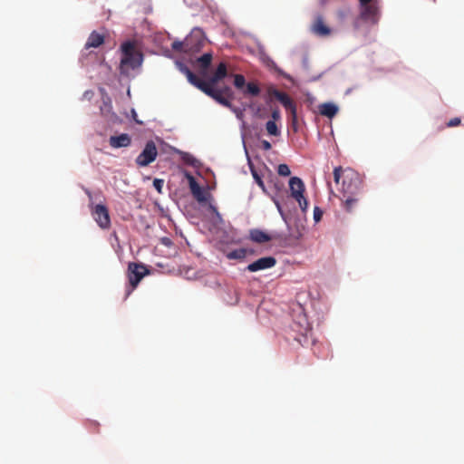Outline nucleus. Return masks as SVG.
<instances>
[{"label": "nucleus", "mask_w": 464, "mask_h": 464, "mask_svg": "<svg viewBox=\"0 0 464 464\" xmlns=\"http://www.w3.org/2000/svg\"><path fill=\"white\" fill-rule=\"evenodd\" d=\"M267 94L270 98L276 99L290 112L292 124L295 126L297 122V112L294 100L286 92L278 91L273 86L267 89Z\"/></svg>", "instance_id": "3"}, {"label": "nucleus", "mask_w": 464, "mask_h": 464, "mask_svg": "<svg viewBox=\"0 0 464 464\" xmlns=\"http://www.w3.org/2000/svg\"><path fill=\"white\" fill-rule=\"evenodd\" d=\"M289 188L291 197L298 202L300 208L305 211L308 208V202L304 196L305 187L303 180L298 177H292L289 179Z\"/></svg>", "instance_id": "4"}, {"label": "nucleus", "mask_w": 464, "mask_h": 464, "mask_svg": "<svg viewBox=\"0 0 464 464\" xmlns=\"http://www.w3.org/2000/svg\"><path fill=\"white\" fill-rule=\"evenodd\" d=\"M104 43V35L93 31L88 37L85 44V48H97Z\"/></svg>", "instance_id": "15"}, {"label": "nucleus", "mask_w": 464, "mask_h": 464, "mask_svg": "<svg viewBox=\"0 0 464 464\" xmlns=\"http://www.w3.org/2000/svg\"><path fill=\"white\" fill-rule=\"evenodd\" d=\"M271 117H272V120L271 121H274L275 122L276 121H279L281 119V113H280V111L279 109H274L272 111V113H271Z\"/></svg>", "instance_id": "32"}, {"label": "nucleus", "mask_w": 464, "mask_h": 464, "mask_svg": "<svg viewBox=\"0 0 464 464\" xmlns=\"http://www.w3.org/2000/svg\"><path fill=\"white\" fill-rule=\"evenodd\" d=\"M193 37H186L184 41H174L171 44V48L176 52H183L188 53V51L191 50V41Z\"/></svg>", "instance_id": "16"}, {"label": "nucleus", "mask_w": 464, "mask_h": 464, "mask_svg": "<svg viewBox=\"0 0 464 464\" xmlns=\"http://www.w3.org/2000/svg\"><path fill=\"white\" fill-rule=\"evenodd\" d=\"M92 215L102 229H108L111 227L109 210L105 205L98 204L92 208Z\"/></svg>", "instance_id": "7"}, {"label": "nucleus", "mask_w": 464, "mask_h": 464, "mask_svg": "<svg viewBox=\"0 0 464 464\" xmlns=\"http://www.w3.org/2000/svg\"><path fill=\"white\" fill-rule=\"evenodd\" d=\"M177 67L179 68V70L186 75L188 81L189 82V83H191L192 85H194L195 87H197L198 89L200 88L201 84H203L205 82V81L199 79L194 72H191V70L187 66L185 65L184 63H176Z\"/></svg>", "instance_id": "13"}, {"label": "nucleus", "mask_w": 464, "mask_h": 464, "mask_svg": "<svg viewBox=\"0 0 464 464\" xmlns=\"http://www.w3.org/2000/svg\"><path fill=\"white\" fill-rule=\"evenodd\" d=\"M266 130L269 135L279 136L281 131L274 121H268L266 123Z\"/></svg>", "instance_id": "24"}, {"label": "nucleus", "mask_w": 464, "mask_h": 464, "mask_svg": "<svg viewBox=\"0 0 464 464\" xmlns=\"http://www.w3.org/2000/svg\"><path fill=\"white\" fill-rule=\"evenodd\" d=\"M234 85L237 89L242 91L246 86V79L242 74L234 75Z\"/></svg>", "instance_id": "26"}, {"label": "nucleus", "mask_w": 464, "mask_h": 464, "mask_svg": "<svg viewBox=\"0 0 464 464\" xmlns=\"http://www.w3.org/2000/svg\"><path fill=\"white\" fill-rule=\"evenodd\" d=\"M216 74V77L218 78H220L221 80H223L225 77H227V64L225 63H220L215 72Z\"/></svg>", "instance_id": "25"}, {"label": "nucleus", "mask_w": 464, "mask_h": 464, "mask_svg": "<svg viewBox=\"0 0 464 464\" xmlns=\"http://www.w3.org/2000/svg\"><path fill=\"white\" fill-rule=\"evenodd\" d=\"M343 177L342 190L343 197L346 195H358L362 188V179L358 172L352 169H343L342 167H336L334 169V179L335 183H339Z\"/></svg>", "instance_id": "1"}, {"label": "nucleus", "mask_w": 464, "mask_h": 464, "mask_svg": "<svg viewBox=\"0 0 464 464\" xmlns=\"http://www.w3.org/2000/svg\"><path fill=\"white\" fill-rule=\"evenodd\" d=\"M276 259L273 256L261 257L246 266V270L249 272H257L275 266Z\"/></svg>", "instance_id": "10"}, {"label": "nucleus", "mask_w": 464, "mask_h": 464, "mask_svg": "<svg viewBox=\"0 0 464 464\" xmlns=\"http://www.w3.org/2000/svg\"><path fill=\"white\" fill-rule=\"evenodd\" d=\"M163 185H164V180H163V179H155L153 180V186H154L155 189H156L159 193H161V192H162Z\"/></svg>", "instance_id": "29"}, {"label": "nucleus", "mask_w": 464, "mask_h": 464, "mask_svg": "<svg viewBox=\"0 0 464 464\" xmlns=\"http://www.w3.org/2000/svg\"><path fill=\"white\" fill-rule=\"evenodd\" d=\"M356 195H346L343 201V208L347 212H352L353 208L357 206L358 198H355Z\"/></svg>", "instance_id": "22"}, {"label": "nucleus", "mask_w": 464, "mask_h": 464, "mask_svg": "<svg viewBox=\"0 0 464 464\" xmlns=\"http://www.w3.org/2000/svg\"><path fill=\"white\" fill-rule=\"evenodd\" d=\"M109 144L113 149L126 148L131 144V137L127 133L111 136Z\"/></svg>", "instance_id": "12"}, {"label": "nucleus", "mask_w": 464, "mask_h": 464, "mask_svg": "<svg viewBox=\"0 0 464 464\" xmlns=\"http://www.w3.org/2000/svg\"><path fill=\"white\" fill-rule=\"evenodd\" d=\"M219 81H221V79L216 77V74L213 73V75L208 79V81L205 82L210 84V86L214 88V85L217 84Z\"/></svg>", "instance_id": "33"}, {"label": "nucleus", "mask_w": 464, "mask_h": 464, "mask_svg": "<svg viewBox=\"0 0 464 464\" xmlns=\"http://www.w3.org/2000/svg\"><path fill=\"white\" fill-rule=\"evenodd\" d=\"M199 90L201 92H203L205 94H207L208 96L214 99L219 104H221L227 108L232 109V103L229 100L230 97L224 96L223 91L215 89V88L211 87L210 84H208L206 82L201 84Z\"/></svg>", "instance_id": "8"}, {"label": "nucleus", "mask_w": 464, "mask_h": 464, "mask_svg": "<svg viewBox=\"0 0 464 464\" xmlns=\"http://www.w3.org/2000/svg\"><path fill=\"white\" fill-rule=\"evenodd\" d=\"M121 59L120 72L128 75L130 70L140 67L143 61L142 53L137 49L135 42L127 41L121 45Z\"/></svg>", "instance_id": "2"}, {"label": "nucleus", "mask_w": 464, "mask_h": 464, "mask_svg": "<svg viewBox=\"0 0 464 464\" xmlns=\"http://www.w3.org/2000/svg\"><path fill=\"white\" fill-rule=\"evenodd\" d=\"M320 114L332 119L338 112V107L332 102H325L319 106Z\"/></svg>", "instance_id": "17"}, {"label": "nucleus", "mask_w": 464, "mask_h": 464, "mask_svg": "<svg viewBox=\"0 0 464 464\" xmlns=\"http://www.w3.org/2000/svg\"><path fill=\"white\" fill-rule=\"evenodd\" d=\"M87 194H88V196H89L90 198L92 197L91 192L87 191Z\"/></svg>", "instance_id": "40"}, {"label": "nucleus", "mask_w": 464, "mask_h": 464, "mask_svg": "<svg viewBox=\"0 0 464 464\" xmlns=\"http://www.w3.org/2000/svg\"><path fill=\"white\" fill-rule=\"evenodd\" d=\"M149 274V270L143 264L130 263L128 266V279L131 289L128 292V295L137 287L140 280Z\"/></svg>", "instance_id": "5"}, {"label": "nucleus", "mask_w": 464, "mask_h": 464, "mask_svg": "<svg viewBox=\"0 0 464 464\" xmlns=\"http://www.w3.org/2000/svg\"><path fill=\"white\" fill-rule=\"evenodd\" d=\"M311 31L317 36L327 37L332 34L331 28L325 24L324 17L321 14H316L313 24H311Z\"/></svg>", "instance_id": "9"}, {"label": "nucleus", "mask_w": 464, "mask_h": 464, "mask_svg": "<svg viewBox=\"0 0 464 464\" xmlns=\"http://www.w3.org/2000/svg\"><path fill=\"white\" fill-rule=\"evenodd\" d=\"M242 92L245 95H250V96H258L260 93V88L256 82H248L246 84L245 88L242 90Z\"/></svg>", "instance_id": "21"}, {"label": "nucleus", "mask_w": 464, "mask_h": 464, "mask_svg": "<svg viewBox=\"0 0 464 464\" xmlns=\"http://www.w3.org/2000/svg\"><path fill=\"white\" fill-rule=\"evenodd\" d=\"M187 178L188 179L189 188H190V191H191L193 197L198 202H205L207 200L206 197H205V192L203 191L201 187L198 185V183L197 182L195 178L188 173L187 174Z\"/></svg>", "instance_id": "14"}, {"label": "nucleus", "mask_w": 464, "mask_h": 464, "mask_svg": "<svg viewBox=\"0 0 464 464\" xmlns=\"http://www.w3.org/2000/svg\"><path fill=\"white\" fill-rule=\"evenodd\" d=\"M220 90H221V91H223V94H226V95H227V97H230V98H232V96H233V92H232V91H231L230 87H227H227H225V88H223V89H220Z\"/></svg>", "instance_id": "35"}, {"label": "nucleus", "mask_w": 464, "mask_h": 464, "mask_svg": "<svg viewBox=\"0 0 464 464\" xmlns=\"http://www.w3.org/2000/svg\"><path fill=\"white\" fill-rule=\"evenodd\" d=\"M158 156V150L155 143L150 140L146 143L143 150L136 158V164L140 167H146L153 162Z\"/></svg>", "instance_id": "6"}, {"label": "nucleus", "mask_w": 464, "mask_h": 464, "mask_svg": "<svg viewBox=\"0 0 464 464\" xmlns=\"http://www.w3.org/2000/svg\"><path fill=\"white\" fill-rule=\"evenodd\" d=\"M188 37H193L191 41V50L188 51V53H194L199 52L204 45V39L199 33H192Z\"/></svg>", "instance_id": "18"}, {"label": "nucleus", "mask_w": 464, "mask_h": 464, "mask_svg": "<svg viewBox=\"0 0 464 464\" xmlns=\"http://www.w3.org/2000/svg\"><path fill=\"white\" fill-rule=\"evenodd\" d=\"M160 241L163 246H168V247H169L173 245L172 240L167 237H161Z\"/></svg>", "instance_id": "34"}, {"label": "nucleus", "mask_w": 464, "mask_h": 464, "mask_svg": "<svg viewBox=\"0 0 464 464\" xmlns=\"http://www.w3.org/2000/svg\"><path fill=\"white\" fill-rule=\"evenodd\" d=\"M360 1V4L361 5H369V4H373L372 1L373 0H359Z\"/></svg>", "instance_id": "38"}, {"label": "nucleus", "mask_w": 464, "mask_h": 464, "mask_svg": "<svg viewBox=\"0 0 464 464\" xmlns=\"http://www.w3.org/2000/svg\"><path fill=\"white\" fill-rule=\"evenodd\" d=\"M461 123V120L460 118L459 117H455L453 119H450L448 122H447V127L449 128H452V127H456V126H459L460 125Z\"/></svg>", "instance_id": "30"}, {"label": "nucleus", "mask_w": 464, "mask_h": 464, "mask_svg": "<svg viewBox=\"0 0 464 464\" xmlns=\"http://www.w3.org/2000/svg\"><path fill=\"white\" fill-rule=\"evenodd\" d=\"M211 62L212 54L210 53H206L196 60V63L199 69L201 70L202 73H205L207 72V70L211 64Z\"/></svg>", "instance_id": "20"}, {"label": "nucleus", "mask_w": 464, "mask_h": 464, "mask_svg": "<svg viewBox=\"0 0 464 464\" xmlns=\"http://www.w3.org/2000/svg\"><path fill=\"white\" fill-rule=\"evenodd\" d=\"M231 110H233V111L237 114V118H239V119H240V118L243 116V112L241 111V110H239V109H236V108H234L233 106H232V109H231Z\"/></svg>", "instance_id": "37"}, {"label": "nucleus", "mask_w": 464, "mask_h": 464, "mask_svg": "<svg viewBox=\"0 0 464 464\" xmlns=\"http://www.w3.org/2000/svg\"><path fill=\"white\" fill-rule=\"evenodd\" d=\"M250 239L256 243H266L271 240V237L260 229L250 230Z\"/></svg>", "instance_id": "19"}, {"label": "nucleus", "mask_w": 464, "mask_h": 464, "mask_svg": "<svg viewBox=\"0 0 464 464\" xmlns=\"http://www.w3.org/2000/svg\"><path fill=\"white\" fill-rule=\"evenodd\" d=\"M252 175L256 184L262 188V190L265 191L266 187L262 178L258 175V173L256 170H252Z\"/></svg>", "instance_id": "28"}, {"label": "nucleus", "mask_w": 464, "mask_h": 464, "mask_svg": "<svg viewBox=\"0 0 464 464\" xmlns=\"http://www.w3.org/2000/svg\"><path fill=\"white\" fill-rule=\"evenodd\" d=\"M323 217V211L318 208V207H315L314 209V219L315 222H318L321 220Z\"/></svg>", "instance_id": "31"}, {"label": "nucleus", "mask_w": 464, "mask_h": 464, "mask_svg": "<svg viewBox=\"0 0 464 464\" xmlns=\"http://www.w3.org/2000/svg\"><path fill=\"white\" fill-rule=\"evenodd\" d=\"M277 173L280 176L287 177L291 174L290 169L286 164H279L277 168Z\"/></svg>", "instance_id": "27"}, {"label": "nucleus", "mask_w": 464, "mask_h": 464, "mask_svg": "<svg viewBox=\"0 0 464 464\" xmlns=\"http://www.w3.org/2000/svg\"><path fill=\"white\" fill-rule=\"evenodd\" d=\"M261 145L265 150H269L272 148L271 143L266 140L261 141Z\"/></svg>", "instance_id": "36"}, {"label": "nucleus", "mask_w": 464, "mask_h": 464, "mask_svg": "<svg viewBox=\"0 0 464 464\" xmlns=\"http://www.w3.org/2000/svg\"><path fill=\"white\" fill-rule=\"evenodd\" d=\"M378 16L379 9L375 3L361 5V17L363 20L372 21L375 23L378 20Z\"/></svg>", "instance_id": "11"}, {"label": "nucleus", "mask_w": 464, "mask_h": 464, "mask_svg": "<svg viewBox=\"0 0 464 464\" xmlns=\"http://www.w3.org/2000/svg\"><path fill=\"white\" fill-rule=\"evenodd\" d=\"M226 256L228 259H243L246 256V249H245V248L235 249L233 251L228 252Z\"/></svg>", "instance_id": "23"}, {"label": "nucleus", "mask_w": 464, "mask_h": 464, "mask_svg": "<svg viewBox=\"0 0 464 464\" xmlns=\"http://www.w3.org/2000/svg\"><path fill=\"white\" fill-rule=\"evenodd\" d=\"M104 106L106 108H108V111H110L111 109V102H110V99L108 98V102L104 101Z\"/></svg>", "instance_id": "39"}]
</instances>
